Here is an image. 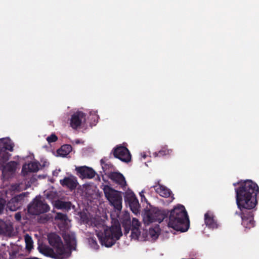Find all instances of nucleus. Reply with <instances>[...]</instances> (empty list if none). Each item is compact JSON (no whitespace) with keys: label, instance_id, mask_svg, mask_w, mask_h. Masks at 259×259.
Returning a JSON list of instances; mask_svg holds the SVG:
<instances>
[{"label":"nucleus","instance_id":"b1692460","mask_svg":"<svg viewBox=\"0 0 259 259\" xmlns=\"http://www.w3.org/2000/svg\"><path fill=\"white\" fill-rule=\"evenodd\" d=\"M159 226H156L154 228H150L149 230V234L152 239L156 240L159 235Z\"/></svg>","mask_w":259,"mask_h":259},{"label":"nucleus","instance_id":"f03ea898","mask_svg":"<svg viewBox=\"0 0 259 259\" xmlns=\"http://www.w3.org/2000/svg\"><path fill=\"white\" fill-rule=\"evenodd\" d=\"M168 226L177 231L184 232L189 227L187 212L184 205L178 204L169 212Z\"/></svg>","mask_w":259,"mask_h":259},{"label":"nucleus","instance_id":"39448f33","mask_svg":"<svg viewBox=\"0 0 259 259\" xmlns=\"http://www.w3.org/2000/svg\"><path fill=\"white\" fill-rule=\"evenodd\" d=\"M49 205L40 197H36L28 206V211L32 215H38L48 211Z\"/></svg>","mask_w":259,"mask_h":259},{"label":"nucleus","instance_id":"a878e982","mask_svg":"<svg viewBox=\"0 0 259 259\" xmlns=\"http://www.w3.org/2000/svg\"><path fill=\"white\" fill-rule=\"evenodd\" d=\"M55 220H59L62 223L67 225L69 220L67 218V216L63 213L60 212H57L56 216L55 217Z\"/></svg>","mask_w":259,"mask_h":259},{"label":"nucleus","instance_id":"ea45409f","mask_svg":"<svg viewBox=\"0 0 259 259\" xmlns=\"http://www.w3.org/2000/svg\"><path fill=\"white\" fill-rule=\"evenodd\" d=\"M171 199H172L171 201H172V200H173L174 199V196H171Z\"/></svg>","mask_w":259,"mask_h":259},{"label":"nucleus","instance_id":"7c9ffc66","mask_svg":"<svg viewBox=\"0 0 259 259\" xmlns=\"http://www.w3.org/2000/svg\"><path fill=\"white\" fill-rule=\"evenodd\" d=\"M7 195V191L6 190H3L0 191V201H6V198Z\"/></svg>","mask_w":259,"mask_h":259},{"label":"nucleus","instance_id":"c85d7f7f","mask_svg":"<svg viewBox=\"0 0 259 259\" xmlns=\"http://www.w3.org/2000/svg\"><path fill=\"white\" fill-rule=\"evenodd\" d=\"M101 163L102 164V168L105 172L109 171L110 169L112 168L113 167V165L110 163H105L103 159L101 160Z\"/></svg>","mask_w":259,"mask_h":259},{"label":"nucleus","instance_id":"c9c22d12","mask_svg":"<svg viewBox=\"0 0 259 259\" xmlns=\"http://www.w3.org/2000/svg\"><path fill=\"white\" fill-rule=\"evenodd\" d=\"M15 218L17 220V221H20L21 219V214L19 212H17L15 214Z\"/></svg>","mask_w":259,"mask_h":259},{"label":"nucleus","instance_id":"7ed1b4c3","mask_svg":"<svg viewBox=\"0 0 259 259\" xmlns=\"http://www.w3.org/2000/svg\"><path fill=\"white\" fill-rule=\"evenodd\" d=\"M102 228L104 232V234L101 231L96 230V235L102 245H104L106 247L112 246L122 235L120 226L118 224L110 228L104 226H102Z\"/></svg>","mask_w":259,"mask_h":259},{"label":"nucleus","instance_id":"58836bf2","mask_svg":"<svg viewBox=\"0 0 259 259\" xmlns=\"http://www.w3.org/2000/svg\"><path fill=\"white\" fill-rule=\"evenodd\" d=\"M146 156H146V154H145V153H143V154H142V157H143V158H144V159H145V158L146 157Z\"/></svg>","mask_w":259,"mask_h":259},{"label":"nucleus","instance_id":"2eb2a0df","mask_svg":"<svg viewBox=\"0 0 259 259\" xmlns=\"http://www.w3.org/2000/svg\"><path fill=\"white\" fill-rule=\"evenodd\" d=\"M60 182L63 186H66L71 190L75 189L78 185L76 178L72 176L64 178Z\"/></svg>","mask_w":259,"mask_h":259},{"label":"nucleus","instance_id":"f257e3e1","mask_svg":"<svg viewBox=\"0 0 259 259\" xmlns=\"http://www.w3.org/2000/svg\"><path fill=\"white\" fill-rule=\"evenodd\" d=\"M235 189L236 204L240 209L242 225L250 229L254 227L253 208L257 204V195L259 194L258 185L250 180H241L233 184Z\"/></svg>","mask_w":259,"mask_h":259},{"label":"nucleus","instance_id":"1a4fd4ad","mask_svg":"<svg viewBox=\"0 0 259 259\" xmlns=\"http://www.w3.org/2000/svg\"><path fill=\"white\" fill-rule=\"evenodd\" d=\"M28 193H22L12 198L8 203V207L11 211H16L19 208L23 201L24 198L27 196Z\"/></svg>","mask_w":259,"mask_h":259},{"label":"nucleus","instance_id":"4c0bfd02","mask_svg":"<svg viewBox=\"0 0 259 259\" xmlns=\"http://www.w3.org/2000/svg\"><path fill=\"white\" fill-rule=\"evenodd\" d=\"M7 231L8 232H11L12 231V227L11 225H9V226H7Z\"/></svg>","mask_w":259,"mask_h":259},{"label":"nucleus","instance_id":"c756f323","mask_svg":"<svg viewBox=\"0 0 259 259\" xmlns=\"http://www.w3.org/2000/svg\"><path fill=\"white\" fill-rule=\"evenodd\" d=\"M140 226V222L136 218H133L132 224L131 223V228H139Z\"/></svg>","mask_w":259,"mask_h":259},{"label":"nucleus","instance_id":"2f4dec72","mask_svg":"<svg viewBox=\"0 0 259 259\" xmlns=\"http://www.w3.org/2000/svg\"><path fill=\"white\" fill-rule=\"evenodd\" d=\"M58 138L55 134H52L47 138V140L49 143L54 142L57 140Z\"/></svg>","mask_w":259,"mask_h":259},{"label":"nucleus","instance_id":"aec40b11","mask_svg":"<svg viewBox=\"0 0 259 259\" xmlns=\"http://www.w3.org/2000/svg\"><path fill=\"white\" fill-rule=\"evenodd\" d=\"M54 206L57 209L68 210L71 209L72 204L69 201H63L57 200L54 201Z\"/></svg>","mask_w":259,"mask_h":259},{"label":"nucleus","instance_id":"bb28decb","mask_svg":"<svg viewBox=\"0 0 259 259\" xmlns=\"http://www.w3.org/2000/svg\"><path fill=\"white\" fill-rule=\"evenodd\" d=\"M131 238L136 240H139V238L141 234V232L139 228H131Z\"/></svg>","mask_w":259,"mask_h":259},{"label":"nucleus","instance_id":"72a5a7b5","mask_svg":"<svg viewBox=\"0 0 259 259\" xmlns=\"http://www.w3.org/2000/svg\"><path fill=\"white\" fill-rule=\"evenodd\" d=\"M90 243L94 249H98V245H97V243L96 241H95L93 239H92L90 241Z\"/></svg>","mask_w":259,"mask_h":259},{"label":"nucleus","instance_id":"ddd939ff","mask_svg":"<svg viewBox=\"0 0 259 259\" xmlns=\"http://www.w3.org/2000/svg\"><path fill=\"white\" fill-rule=\"evenodd\" d=\"M76 170L79 174V177L82 179H92L95 176V171L91 167L83 166L76 168Z\"/></svg>","mask_w":259,"mask_h":259},{"label":"nucleus","instance_id":"6e6552de","mask_svg":"<svg viewBox=\"0 0 259 259\" xmlns=\"http://www.w3.org/2000/svg\"><path fill=\"white\" fill-rule=\"evenodd\" d=\"M50 244L54 247L57 255H61L65 253V248L60 237L55 233H50L48 235Z\"/></svg>","mask_w":259,"mask_h":259},{"label":"nucleus","instance_id":"5701e85b","mask_svg":"<svg viewBox=\"0 0 259 259\" xmlns=\"http://www.w3.org/2000/svg\"><path fill=\"white\" fill-rule=\"evenodd\" d=\"M24 239L25 242V248L29 252L33 248V241L32 237L28 234H26L24 236Z\"/></svg>","mask_w":259,"mask_h":259},{"label":"nucleus","instance_id":"473e14b6","mask_svg":"<svg viewBox=\"0 0 259 259\" xmlns=\"http://www.w3.org/2000/svg\"><path fill=\"white\" fill-rule=\"evenodd\" d=\"M122 226L124 227L125 229V233L127 234L130 231V226L127 224V221H124L122 223Z\"/></svg>","mask_w":259,"mask_h":259},{"label":"nucleus","instance_id":"a211bd4d","mask_svg":"<svg viewBox=\"0 0 259 259\" xmlns=\"http://www.w3.org/2000/svg\"><path fill=\"white\" fill-rule=\"evenodd\" d=\"M131 211L135 214L140 213V205L133 191L131 190Z\"/></svg>","mask_w":259,"mask_h":259},{"label":"nucleus","instance_id":"9b49d317","mask_svg":"<svg viewBox=\"0 0 259 259\" xmlns=\"http://www.w3.org/2000/svg\"><path fill=\"white\" fill-rule=\"evenodd\" d=\"M84 120V114L80 111L76 112L71 116L70 119V126L73 129H76L79 127Z\"/></svg>","mask_w":259,"mask_h":259},{"label":"nucleus","instance_id":"412c9836","mask_svg":"<svg viewBox=\"0 0 259 259\" xmlns=\"http://www.w3.org/2000/svg\"><path fill=\"white\" fill-rule=\"evenodd\" d=\"M38 249L40 253L46 256L55 257L56 255H57L56 251L55 252L52 248L45 245L39 246Z\"/></svg>","mask_w":259,"mask_h":259},{"label":"nucleus","instance_id":"f8f14e48","mask_svg":"<svg viewBox=\"0 0 259 259\" xmlns=\"http://www.w3.org/2000/svg\"><path fill=\"white\" fill-rule=\"evenodd\" d=\"M114 155L123 161H130V153L128 149L124 147L120 146L115 148Z\"/></svg>","mask_w":259,"mask_h":259},{"label":"nucleus","instance_id":"f3484780","mask_svg":"<svg viewBox=\"0 0 259 259\" xmlns=\"http://www.w3.org/2000/svg\"><path fill=\"white\" fill-rule=\"evenodd\" d=\"M204 221L206 225L210 229H217L219 226L217 221L212 213L207 211L204 214Z\"/></svg>","mask_w":259,"mask_h":259},{"label":"nucleus","instance_id":"6ab92c4d","mask_svg":"<svg viewBox=\"0 0 259 259\" xmlns=\"http://www.w3.org/2000/svg\"><path fill=\"white\" fill-rule=\"evenodd\" d=\"M38 166L37 163L31 162L23 165L22 173L24 176H25L29 172H36L38 171Z\"/></svg>","mask_w":259,"mask_h":259},{"label":"nucleus","instance_id":"a19ab883","mask_svg":"<svg viewBox=\"0 0 259 259\" xmlns=\"http://www.w3.org/2000/svg\"><path fill=\"white\" fill-rule=\"evenodd\" d=\"M14 189H18H18L17 188H14Z\"/></svg>","mask_w":259,"mask_h":259},{"label":"nucleus","instance_id":"f704fd0d","mask_svg":"<svg viewBox=\"0 0 259 259\" xmlns=\"http://www.w3.org/2000/svg\"><path fill=\"white\" fill-rule=\"evenodd\" d=\"M6 204V201H0V214H1L3 212L5 207Z\"/></svg>","mask_w":259,"mask_h":259},{"label":"nucleus","instance_id":"4468645a","mask_svg":"<svg viewBox=\"0 0 259 259\" xmlns=\"http://www.w3.org/2000/svg\"><path fill=\"white\" fill-rule=\"evenodd\" d=\"M108 177L123 189L125 188L127 185L124 177L119 172H108Z\"/></svg>","mask_w":259,"mask_h":259},{"label":"nucleus","instance_id":"e433bc0d","mask_svg":"<svg viewBox=\"0 0 259 259\" xmlns=\"http://www.w3.org/2000/svg\"><path fill=\"white\" fill-rule=\"evenodd\" d=\"M140 195L141 198V201H142L143 199L146 200V198L144 195V191H142V192H140Z\"/></svg>","mask_w":259,"mask_h":259},{"label":"nucleus","instance_id":"0eeeda50","mask_svg":"<svg viewBox=\"0 0 259 259\" xmlns=\"http://www.w3.org/2000/svg\"><path fill=\"white\" fill-rule=\"evenodd\" d=\"M14 144L9 138L0 139V164L9 160L11 154L7 150L13 151Z\"/></svg>","mask_w":259,"mask_h":259},{"label":"nucleus","instance_id":"cd10ccee","mask_svg":"<svg viewBox=\"0 0 259 259\" xmlns=\"http://www.w3.org/2000/svg\"><path fill=\"white\" fill-rule=\"evenodd\" d=\"M17 164V162L15 161H10L6 165L4 169L10 172H13L16 170Z\"/></svg>","mask_w":259,"mask_h":259},{"label":"nucleus","instance_id":"9d476101","mask_svg":"<svg viewBox=\"0 0 259 259\" xmlns=\"http://www.w3.org/2000/svg\"><path fill=\"white\" fill-rule=\"evenodd\" d=\"M160 180L157 181L151 188H153L155 192L161 197L167 198L170 196L171 191L166 187L160 184Z\"/></svg>","mask_w":259,"mask_h":259},{"label":"nucleus","instance_id":"393cba45","mask_svg":"<svg viewBox=\"0 0 259 259\" xmlns=\"http://www.w3.org/2000/svg\"><path fill=\"white\" fill-rule=\"evenodd\" d=\"M172 152L171 149H168L167 147H162L160 150H159L158 152H155L153 153V155L154 157L158 156H163L167 155H169Z\"/></svg>","mask_w":259,"mask_h":259},{"label":"nucleus","instance_id":"dca6fc26","mask_svg":"<svg viewBox=\"0 0 259 259\" xmlns=\"http://www.w3.org/2000/svg\"><path fill=\"white\" fill-rule=\"evenodd\" d=\"M63 238L71 250H75L76 246V240L73 233L65 232L63 234Z\"/></svg>","mask_w":259,"mask_h":259},{"label":"nucleus","instance_id":"4be33fe9","mask_svg":"<svg viewBox=\"0 0 259 259\" xmlns=\"http://www.w3.org/2000/svg\"><path fill=\"white\" fill-rule=\"evenodd\" d=\"M72 150V147L70 145H64L59 149L57 153L58 155L65 157Z\"/></svg>","mask_w":259,"mask_h":259},{"label":"nucleus","instance_id":"20e7f679","mask_svg":"<svg viewBox=\"0 0 259 259\" xmlns=\"http://www.w3.org/2000/svg\"><path fill=\"white\" fill-rule=\"evenodd\" d=\"M100 187L103 191L105 197L108 201L109 204L115 210L120 211L122 207V197L121 192L107 184H102Z\"/></svg>","mask_w":259,"mask_h":259},{"label":"nucleus","instance_id":"423d86ee","mask_svg":"<svg viewBox=\"0 0 259 259\" xmlns=\"http://www.w3.org/2000/svg\"><path fill=\"white\" fill-rule=\"evenodd\" d=\"M169 214V211L164 210H157L153 211H148L143 218V221L145 224H149L157 222L160 223L166 218Z\"/></svg>","mask_w":259,"mask_h":259}]
</instances>
